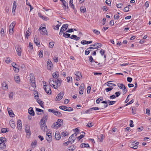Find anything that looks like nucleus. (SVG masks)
Segmentation results:
<instances>
[{
  "label": "nucleus",
  "instance_id": "obj_6",
  "mask_svg": "<svg viewBox=\"0 0 151 151\" xmlns=\"http://www.w3.org/2000/svg\"><path fill=\"white\" fill-rule=\"evenodd\" d=\"M68 24H63L61 28V29L59 33V35H61L62 31V32H63V31H65L66 29H67L68 28Z\"/></svg>",
  "mask_w": 151,
  "mask_h": 151
},
{
  "label": "nucleus",
  "instance_id": "obj_15",
  "mask_svg": "<svg viewBox=\"0 0 151 151\" xmlns=\"http://www.w3.org/2000/svg\"><path fill=\"white\" fill-rule=\"evenodd\" d=\"M17 125L18 129L21 130L22 129V125L21 120L19 119L17 121Z\"/></svg>",
  "mask_w": 151,
  "mask_h": 151
},
{
  "label": "nucleus",
  "instance_id": "obj_45",
  "mask_svg": "<svg viewBox=\"0 0 151 151\" xmlns=\"http://www.w3.org/2000/svg\"><path fill=\"white\" fill-rule=\"evenodd\" d=\"M62 24V23L61 22H60V23L59 24H57L56 26H55V27L56 28H54L55 29H56V30H58L59 29V27L60 26L61 24ZM54 27H55L54 26H53Z\"/></svg>",
  "mask_w": 151,
  "mask_h": 151
},
{
  "label": "nucleus",
  "instance_id": "obj_56",
  "mask_svg": "<svg viewBox=\"0 0 151 151\" xmlns=\"http://www.w3.org/2000/svg\"><path fill=\"white\" fill-rule=\"evenodd\" d=\"M5 61L7 63H9L10 62V58L9 57L6 58Z\"/></svg>",
  "mask_w": 151,
  "mask_h": 151
},
{
  "label": "nucleus",
  "instance_id": "obj_11",
  "mask_svg": "<svg viewBox=\"0 0 151 151\" xmlns=\"http://www.w3.org/2000/svg\"><path fill=\"white\" fill-rule=\"evenodd\" d=\"M56 84L55 87H54V88L57 89L58 88V86H61L62 82V81L61 80H59V79H56Z\"/></svg>",
  "mask_w": 151,
  "mask_h": 151
},
{
  "label": "nucleus",
  "instance_id": "obj_62",
  "mask_svg": "<svg viewBox=\"0 0 151 151\" xmlns=\"http://www.w3.org/2000/svg\"><path fill=\"white\" fill-rule=\"evenodd\" d=\"M40 17L42 18L44 20H47L48 19V17H43L42 16H40Z\"/></svg>",
  "mask_w": 151,
  "mask_h": 151
},
{
  "label": "nucleus",
  "instance_id": "obj_12",
  "mask_svg": "<svg viewBox=\"0 0 151 151\" xmlns=\"http://www.w3.org/2000/svg\"><path fill=\"white\" fill-rule=\"evenodd\" d=\"M116 102V101H110L109 100H108V101H103L101 102V103L107 104L108 103H109V105H111L114 104Z\"/></svg>",
  "mask_w": 151,
  "mask_h": 151
},
{
  "label": "nucleus",
  "instance_id": "obj_2",
  "mask_svg": "<svg viewBox=\"0 0 151 151\" xmlns=\"http://www.w3.org/2000/svg\"><path fill=\"white\" fill-rule=\"evenodd\" d=\"M44 89L45 91L47 93L48 95H50L51 91L50 86L49 85H45L44 87Z\"/></svg>",
  "mask_w": 151,
  "mask_h": 151
},
{
  "label": "nucleus",
  "instance_id": "obj_14",
  "mask_svg": "<svg viewBox=\"0 0 151 151\" xmlns=\"http://www.w3.org/2000/svg\"><path fill=\"white\" fill-rule=\"evenodd\" d=\"M56 123L57 125V127H58L61 126L63 124V120L61 119H58L57 120Z\"/></svg>",
  "mask_w": 151,
  "mask_h": 151
},
{
  "label": "nucleus",
  "instance_id": "obj_35",
  "mask_svg": "<svg viewBox=\"0 0 151 151\" xmlns=\"http://www.w3.org/2000/svg\"><path fill=\"white\" fill-rule=\"evenodd\" d=\"M59 108L62 110L66 111V109H67V108H68V107L62 105L60 106L59 107Z\"/></svg>",
  "mask_w": 151,
  "mask_h": 151
},
{
  "label": "nucleus",
  "instance_id": "obj_21",
  "mask_svg": "<svg viewBox=\"0 0 151 151\" xmlns=\"http://www.w3.org/2000/svg\"><path fill=\"white\" fill-rule=\"evenodd\" d=\"M14 79L17 83H19L20 82V78L18 75H16L15 76Z\"/></svg>",
  "mask_w": 151,
  "mask_h": 151
},
{
  "label": "nucleus",
  "instance_id": "obj_61",
  "mask_svg": "<svg viewBox=\"0 0 151 151\" xmlns=\"http://www.w3.org/2000/svg\"><path fill=\"white\" fill-rule=\"evenodd\" d=\"M132 78L130 77H128L127 78V80L128 82H129V83L131 82H132Z\"/></svg>",
  "mask_w": 151,
  "mask_h": 151
},
{
  "label": "nucleus",
  "instance_id": "obj_48",
  "mask_svg": "<svg viewBox=\"0 0 151 151\" xmlns=\"http://www.w3.org/2000/svg\"><path fill=\"white\" fill-rule=\"evenodd\" d=\"M117 86H118L121 89H122L123 87H124V86L122 83H118L117 84Z\"/></svg>",
  "mask_w": 151,
  "mask_h": 151
},
{
  "label": "nucleus",
  "instance_id": "obj_44",
  "mask_svg": "<svg viewBox=\"0 0 151 151\" xmlns=\"http://www.w3.org/2000/svg\"><path fill=\"white\" fill-rule=\"evenodd\" d=\"M0 141L4 143V142H6V139L4 137H0Z\"/></svg>",
  "mask_w": 151,
  "mask_h": 151
},
{
  "label": "nucleus",
  "instance_id": "obj_5",
  "mask_svg": "<svg viewBox=\"0 0 151 151\" xmlns=\"http://www.w3.org/2000/svg\"><path fill=\"white\" fill-rule=\"evenodd\" d=\"M16 50L18 55L19 56L21 55V52L22 49L21 46L19 45H17L15 47Z\"/></svg>",
  "mask_w": 151,
  "mask_h": 151
},
{
  "label": "nucleus",
  "instance_id": "obj_30",
  "mask_svg": "<svg viewBox=\"0 0 151 151\" xmlns=\"http://www.w3.org/2000/svg\"><path fill=\"white\" fill-rule=\"evenodd\" d=\"M48 118V114L47 113L44 114L42 118L41 119L45 121H47Z\"/></svg>",
  "mask_w": 151,
  "mask_h": 151
},
{
  "label": "nucleus",
  "instance_id": "obj_60",
  "mask_svg": "<svg viewBox=\"0 0 151 151\" xmlns=\"http://www.w3.org/2000/svg\"><path fill=\"white\" fill-rule=\"evenodd\" d=\"M91 47L87 48V50H91L92 49H94V45H91Z\"/></svg>",
  "mask_w": 151,
  "mask_h": 151
},
{
  "label": "nucleus",
  "instance_id": "obj_1",
  "mask_svg": "<svg viewBox=\"0 0 151 151\" xmlns=\"http://www.w3.org/2000/svg\"><path fill=\"white\" fill-rule=\"evenodd\" d=\"M29 76L30 78V82L31 83L32 86L34 88H36V85L35 83V80L34 74L31 73L29 75Z\"/></svg>",
  "mask_w": 151,
  "mask_h": 151
},
{
  "label": "nucleus",
  "instance_id": "obj_29",
  "mask_svg": "<svg viewBox=\"0 0 151 151\" xmlns=\"http://www.w3.org/2000/svg\"><path fill=\"white\" fill-rule=\"evenodd\" d=\"M6 147V145L5 143L3 142L0 143V149H3Z\"/></svg>",
  "mask_w": 151,
  "mask_h": 151
},
{
  "label": "nucleus",
  "instance_id": "obj_40",
  "mask_svg": "<svg viewBox=\"0 0 151 151\" xmlns=\"http://www.w3.org/2000/svg\"><path fill=\"white\" fill-rule=\"evenodd\" d=\"M41 129L43 131L45 132V130L47 129V127L46 125H40Z\"/></svg>",
  "mask_w": 151,
  "mask_h": 151
},
{
  "label": "nucleus",
  "instance_id": "obj_13",
  "mask_svg": "<svg viewBox=\"0 0 151 151\" xmlns=\"http://www.w3.org/2000/svg\"><path fill=\"white\" fill-rule=\"evenodd\" d=\"M17 7V3L16 1H14L13 4L12 12L14 14V15H15V9H16Z\"/></svg>",
  "mask_w": 151,
  "mask_h": 151
},
{
  "label": "nucleus",
  "instance_id": "obj_27",
  "mask_svg": "<svg viewBox=\"0 0 151 151\" xmlns=\"http://www.w3.org/2000/svg\"><path fill=\"white\" fill-rule=\"evenodd\" d=\"M57 132H56L55 134V139L56 140H59L61 138V136H60V134H58V133L57 134Z\"/></svg>",
  "mask_w": 151,
  "mask_h": 151
},
{
  "label": "nucleus",
  "instance_id": "obj_49",
  "mask_svg": "<svg viewBox=\"0 0 151 151\" xmlns=\"http://www.w3.org/2000/svg\"><path fill=\"white\" fill-rule=\"evenodd\" d=\"M54 42H50L49 44V47L50 48H52L54 46Z\"/></svg>",
  "mask_w": 151,
  "mask_h": 151
},
{
  "label": "nucleus",
  "instance_id": "obj_32",
  "mask_svg": "<svg viewBox=\"0 0 151 151\" xmlns=\"http://www.w3.org/2000/svg\"><path fill=\"white\" fill-rule=\"evenodd\" d=\"M37 101L40 105L42 107H43V102L40 99H37Z\"/></svg>",
  "mask_w": 151,
  "mask_h": 151
},
{
  "label": "nucleus",
  "instance_id": "obj_24",
  "mask_svg": "<svg viewBox=\"0 0 151 151\" xmlns=\"http://www.w3.org/2000/svg\"><path fill=\"white\" fill-rule=\"evenodd\" d=\"M76 146H71L68 147V151H73L76 149Z\"/></svg>",
  "mask_w": 151,
  "mask_h": 151
},
{
  "label": "nucleus",
  "instance_id": "obj_39",
  "mask_svg": "<svg viewBox=\"0 0 151 151\" xmlns=\"http://www.w3.org/2000/svg\"><path fill=\"white\" fill-rule=\"evenodd\" d=\"M16 23L15 22H13L9 26V28H12V29H14V27L15 24H16Z\"/></svg>",
  "mask_w": 151,
  "mask_h": 151
},
{
  "label": "nucleus",
  "instance_id": "obj_34",
  "mask_svg": "<svg viewBox=\"0 0 151 151\" xmlns=\"http://www.w3.org/2000/svg\"><path fill=\"white\" fill-rule=\"evenodd\" d=\"M51 136L48 135L47 137H46V139L49 142H50L52 141Z\"/></svg>",
  "mask_w": 151,
  "mask_h": 151
},
{
  "label": "nucleus",
  "instance_id": "obj_23",
  "mask_svg": "<svg viewBox=\"0 0 151 151\" xmlns=\"http://www.w3.org/2000/svg\"><path fill=\"white\" fill-rule=\"evenodd\" d=\"M2 87L5 90L8 89V86L5 82H4L2 84Z\"/></svg>",
  "mask_w": 151,
  "mask_h": 151
},
{
  "label": "nucleus",
  "instance_id": "obj_36",
  "mask_svg": "<svg viewBox=\"0 0 151 151\" xmlns=\"http://www.w3.org/2000/svg\"><path fill=\"white\" fill-rule=\"evenodd\" d=\"M40 125H45V121L41 119L40 122Z\"/></svg>",
  "mask_w": 151,
  "mask_h": 151
},
{
  "label": "nucleus",
  "instance_id": "obj_25",
  "mask_svg": "<svg viewBox=\"0 0 151 151\" xmlns=\"http://www.w3.org/2000/svg\"><path fill=\"white\" fill-rule=\"evenodd\" d=\"M9 124L10 125V126L12 128H14L15 127V124L14 123V122L13 121H11L9 122Z\"/></svg>",
  "mask_w": 151,
  "mask_h": 151
},
{
  "label": "nucleus",
  "instance_id": "obj_42",
  "mask_svg": "<svg viewBox=\"0 0 151 151\" xmlns=\"http://www.w3.org/2000/svg\"><path fill=\"white\" fill-rule=\"evenodd\" d=\"M37 141L36 140H35L34 141L32 142L31 144V146L32 148H34V146L36 145H37Z\"/></svg>",
  "mask_w": 151,
  "mask_h": 151
},
{
  "label": "nucleus",
  "instance_id": "obj_52",
  "mask_svg": "<svg viewBox=\"0 0 151 151\" xmlns=\"http://www.w3.org/2000/svg\"><path fill=\"white\" fill-rule=\"evenodd\" d=\"M9 33L10 35H12L13 33V29L9 28Z\"/></svg>",
  "mask_w": 151,
  "mask_h": 151
},
{
  "label": "nucleus",
  "instance_id": "obj_43",
  "mask_svg": "<svg viewBox=\"0 0 151 151\" xmlns=\"http://www.w3.org/2000/svg\"><path fill=\"white\" fill-rule=\"evenodd\" d=\"M56 113L55 114V115H56V116H58V117H60V116H62V114L61 113L59 112V111H56Z\"/></svg>",
  "mask_w": 151,
  "mask_h": 151
},
{
  "label": "nucleus",
  "instance_id": "obj_33",
  "mask_svg": "<svg viewBox=\"0 0 151 151\" xmlns=\"http://www.w3.org/2000/svg\"><path fill=\"white\" fill-rule=\"evenodd\" d=\"M80 11L81 12L84 13L86 12V9L85 7L81 6L80 8Z\"/></svg>",
  "mask_w": 151,
  "mask_h": 151
},
{
  "label": "nucleus",
  "instance_id": "obj_55",
  "mask_svg": "<svg viewBox=\"0 0 151 151\" xmlns=\"http://www.w3.org/2000/svg\"><path fill=\"white\" fill-rule=\"evenodd\" d=\"M7 131H7V130L5 128H2L1 129V132L2 133H4L6 132Z\"/></svg>",
  "mask_w": 151,
  "mask_h": 151
},
{
  "label": "nucleus",
  "instance_id": "obj_9",
  "mask_svg": "<svg viewBox=\"0 0 151 151\" xmlns=\"http://www.w3.org/2000/svg\"><path fill=\"white\" fill-rule=\"evenodd\" d=\"M75 74L77 77L76 78V81H78L80 80V78H82L81 74V72L79 71L75 72Z\"/></svg>",
  "mask_w": 151,
  "mask_h": 151
},
{
  "label": "nucleus",
  "instance_id": "obj_47",
  "mask_svg": "<svg viewBox=\"0 0 151 151\" xmlns=\"http://www.w3.org/2000/svg\"><path fill=\"white\" fill-rule=\"evenodd\" d=\"M43 51L41 50L39 53V56L40 58H42L43 57Z\"/></svg>",
  "mask_w": 151,
  "mask_h": 151
},
{
  "label": "nucleus",
  "instance_id": "obj_22",
  "mask_svg": "<svg viewBox=\"0 0 151 151\" xmlns=\"http://www.w3.org/2000/svg\"><path fill=\"white\" fill-rule=\"evenodd\" d=\"M36 36H35V39H34V42L36 44V45L38 47H39L40 46V42L39 40H38L37 38H35Z\"/></svg>",
  "mask_w": 151,
  "mask_h": 151
},
{
  "label": "nucleus",
  "instance_id": "obj_46",
  "mask_svg": "<svg viewBox=\"0 0 151 151\" xmlns=\"http://www.w3.org/2000/svg\"><path fill=\"white\" fill-rule=\"evenodd\" d=\"M30 33V32L28 30H27L25 34V36L26 37H27L28 38V37H29L30 35V34L29 33Z\"/></svg>",
  "mask_w": 151,
  "mask_h": 151
},
{
  "label": "nucleus",
  "instance_id": "obj_26",
  "mask_svg": "<svg viewBox=\"0 0 151 151\" xmlns=\"http://www.w3.org/2000/svg\"><path fill=\"white\" fill-rule=\"evenodd\" d=\"M73 0H70L69 1V5L75 11V6L73 4Z\"/></svg>",
  "mask_w": 151,
  "mask_h": 151
},
{
  "label": "nucleus",
  "instance_id": "obj_63",
  "mask_svg": "<svg viewBox=\"0 0 151 151\" xmlns=\"http://www.w3.org/2000/svg\"><path fill=\"white\" fill-rule=\"evenodd\" d=\"M73 110V109L72 108L68 107V108H67V109H66V111H72Z\"/></svg>",
  "mask_w": 151,
  "mask_h": 151
},
{
  "label": "nucleus",
  "instance_id": "obj_64",
  "mask_svg": "<svg viewBox=\"0 0 151 151\" xmlns=\"http://www.w3.org/2000/svg\"><path fill=\"white\" fill-rule=\"evenodd\" d=\"M115 94L116 95V97H118L120 95V93L119 91H117L115 93Z\"/></svg>",
  "mask_w": 151,
  "mask_h": 151
},
{
  "label": "nucleus",
  "instance_id": "obj_51",
  "mask_svg": "<svg viewBox=\"0 0 151 151\" xmlns=\"http://www.w3.org/2000/svg\"><path fill=\"white\" fill-rule=\"evenodd\" d=\"M79 90H84V83H82L80 87H79Z\"/></svg>",
  "mask_w": 151,
  "mask_h": 151
},
{
  "label": "nucleus",
  "instance_id": "obj_28",
  "mask_svg": "<svg viewBox=\"0 0 151 151\" xmlns=\"http://www.w3.org/2000/svg\"><path fill=\"white\" fill-rule=\"evenodd\" d=\"M99 142H102L103 140V134H101L100 136H97Z\"/></svg>",
  "mask_w": 151,
  "mask_h": 151
},
{
  "label": "nucleus",
  "instance_id": "obj_8",
  "mask_svg": "<svg viewBox=\"0 0 151 151\" xmlns=\"http://www.w3.org/2000/svg\"><path fill=\"white\" fill-rule=\"evenodd\" d=\"M64 94V92H61L57 96L56 98V101H59L61 100L63 97Z\"/></svg>",
  "mask_w": 151,
  "mask_h": 151
},
{
  "label": "nucleus",
  "instance_id": "obj_3",
  "mask_svg": "<svg viewBox=\"0 0 151 151\" xmlns=\"http://www.w3.org/2000/svg\"><path fill=\"white\" fill-rule=\"evenodd\" d=\"M39 30H40V33L42 35H47V32L46 30V29L45 27H42V28L40 27L39 29Z\"/></svg>",
  "mask_w": 151,
  "mask_h": 151
},
{
  "label": "nucleus",
  "instance_id": "obj_58",
  "mask_svg": "<svg viewBox=\"0 0 151 151\" xmlns=\"http://www.w3.org/2000/svg\"><path fill=\"white\" fill-rule=\"evenodd\" d=\"M53 60L55 62L57 63L58 61V57L55 56L53 58Z\"/></svg>",
  "mask_w": 151,
  "mask_h": 151
},
{
  "label": "nucleus",
  "instance_id": "obj_31",
  "mask_svg": "<svg viewBox=\"0 0 151 151\" xmlns=\"http://www.w3.org/2000/svg\"><path fill=\"white\" fill-rule=\"evenodd\" d=\"M102 45V44H101L100 43H95V49L99 48L101 47Z\"/></svg>",
  "mask_w": 151,
  "mask_h": 151
},
{
  "label": "nucleus",
  "instance_id": "obj_41",
  "mask_svg": "<svg viewBox=\"0 0 151 151\" xmlns=\"http://www.w3.org/2000/svg\"><path fill=\"white\" fill-rule=\"evenodd\" d=\"M80 146L81 147H89V145L88 144L83 143Z\"/></svg>",
  "mask_w": 151,
  "mask_h": 151
},
{
  "label": "nucleus",
  "instance_id": "obj_17",
  "mask_svg": "<svg viewBox=\"0 0 151 151\" xmlns=\"http://www.w3.org/2000/svg\"><path fill=\"white\" fill-rule=\"evenodd\" d=\"M74 135H75V136H76L77 134L76 133H75L74 134L71 135L69 137V140L70 141L71 144L74 141V140L73 139V137Z\"/></svg>",
  "mask_w": 151,
  "mask_h": 151
},
{
  "label": "nucleus",
  "instance_id": "obj_4",
  "mask_svg": "<svg viewBox=\"0 0 151 151\" xmlns=\"http://www.w3.org/2000/svg\"><path fill=\"white\" fill-rule=\"evenodd\" d=\"M30 126L28 125H26L25 126V130L26 132L27 136L30 137L31 135V132L30 130Z\"/></svg>",
  "mask_w": 151,
  "mask_h": 151
},
{
  "label": "nucleus",
  "instance_id": "obj_7",
  "mask_svg": "<svg viewBox=\"0 0 151 151\" xmlns=\"http://www.w3.org/2000/svg\"><path fill=\"white\" fill-rule=\"evenodd\" d=\"M49 83L50 86H52L54 88V87L56 86V85H55V84H56V80H55L53 78H51L49 80Z\"/></svg>",
  "mask_w": 151,
  "mask_h": 151
},
{
  "label": "nucleus",
  "instance_id": "obj_54",
  "mask_svg": "<svg viewBox=\"0 0 151 151\" xmlns=\"http://www.w3.org/2000/svg\"><path fill=\"white\" fill-rule=\"evenodd\" d=\"M129 9V6H126L124 9V11L125 12H128Z\"/></svg>",
  "mask_w": 151,
  "mask_h": 151
},
{
  "label": "nucleus",
  "instance_id": "obj_37",
  "mask_svg": "<svg viewBox=\"0 0 151 151\" xmlns=\"http://www.w3.org/2000/svg\"><path fill=\"white\" fill-rule=\"evenodd\" d=\"M63 36L65 37V38H68L70 37V35L69 34L66 33L65 32H63Z\"/></svg>",
  "mask_w": 151,
  "mask_h": 151
},
{
  "label": "nucleus",
  "instance_id": "obj_18",
  "mask_svg": "<svg viewBox=\"0 0 151 151\" xmlns=\"http://www.w3.org/2000/svg\"><path fill=\"white\" fill-rule=\"evenodd\" d=\"M114 82L113 81H109L107 84L106 85L107 86H108V87H109V88H112V87L113 88L114 86H116V85L114 83H110V82Z\"/></svg>",
  "mask_w": 151,
  "mask_h": 151
},
{
  "label": "nucleus",
  "instance_id": "obj_57",
  "mask_svg": "<svg viewBox=\"0 0 151 151\" xmlns=\"http://www.w3.org/2000/svg\"><path fill=\"white\" fill-rule=\"evenodd\" d=\"M113 88L112 87V88H107L105 89V90L106 91V92H108L109 91H111V90L113 89Z\"/></svg>",
  "mask_w": 151,
  "mask_h": 151
},
{
  "label": "nucleus",
  "instance_id": "obj_19",
  "mask_svg": "<svg viewBox=\"0 0 151 151\" xmlns=\"http://www.w3.org/2000/svg\"><path fill=\"white\" fill-rule=\"evenodd\" d=\"M53 78H55V79L58 78L59 77V73L56 71L53 73L52 74Z\"/></svg>",
  "mask_w": 151,
  "mask_h": 151
},
{
  "label": "nucleus",
  "instance_id": "obj_50",
  "mask_svg": "<svg viewBox=\"0 0 151 151\" xmlns=\"http://www.w3.org/2000/svg\"><path fill=\"white\" fill-rule=\"evenodd\" d=\"M8 112L9 113V115L11 116H13L14 115V114L12 111H9V110H8Z\"/></svg>",
  "mask_w": 151,
  "mask_h": 151
},
{
  "label": "nucleus",
  "instance_id": "obj_16",
  "mask_svg": "<svg viewBox=\"0 0 151 151\" xmlns=\"http://www.w3.org/2000/svg\"><path fill=\"white\" fill-rule=\"evenodd\" d=\"M28 113L31 115L34 116L35 115V112L33 110L32 108L30 107L28 109Z\"/></svg>",
  "mask_w": 151,
  "mask_h": 151
},
{
  "label": "nucleus",
  "instance_id": "obj_38",
  "mask_svg": "<svg viewBox=\"0 0 151 151\" xmlns=\"http://www.w3.org/2000/svg\"><path fill=\"white\" fill-rule=\"evenodd\" d=\"M12 66L15 68V70L14 69L15 71L16 70L17 72L19 71V69L15 67V66L17 65L16 63L14 62H13L12 63Z\"/></svg>",
  "mask_w": 151,
  "mask_h": 151
},
{
  "label": "nucleus",
  "instance_id": "obj_53",
  "mask_svg": "<svg viewBox=\"0 0 151 151\" xmlns=\"http://www.w3.org/2000/svg\"><path fill=\"white\" fill-rule=\"evenodd\" d=\"M13 92H11L9 93V97L10 99H13Z\"/></svg>",
  "mask_w": 151,
  "mask_h": 151
},
{
  "label": "nucleus",
  "instance_id": "obj_59",
  "mask_svg": "<svg viewBox=\"0 0 151 151\" xmlns=\"http://www.w3.org/2000/svg\"><path fill=\"white\" fill-rule=\"evenodd\" d=\"M70 80L71 81H72V77H68L67 78V81L68 82H69L70 81Z\"/></svg>",
  "mask_w": 151,
  "mask_h": 151
},
{
  "label": "nucleus",
  "instance_id": "obj_10",
  "mask_svg": "<svg viewBox=\"0 0 151 151\" xmlns=\"http://www.w3.org/2000/svg\"><path fill=\"white\" fill-rule=\"evenodd\" d=\"M52 67L53 65L52 62L50 60H48L47 63V69L48 70H50Z\"/></svg>",
  "mask_w": 151,
  "mask_h": 151
},
{
  "label": "nucleus",
  "instance_id": "obj_20",
  "mask_svg": "<svg viewBox=\"0 0 151 151\" xmlns=\"http://www.w3.org/2000/svg\"><path fill=\"white\" fill-rule=\"evenodd\" d=\"M70 38L72 39H73L76 41L79 40L80 39V37H78L76 35H73L70 37Z\"/></svg>",
  "mask_w": 151,
  "mask_h": 151
}]
</instances>
